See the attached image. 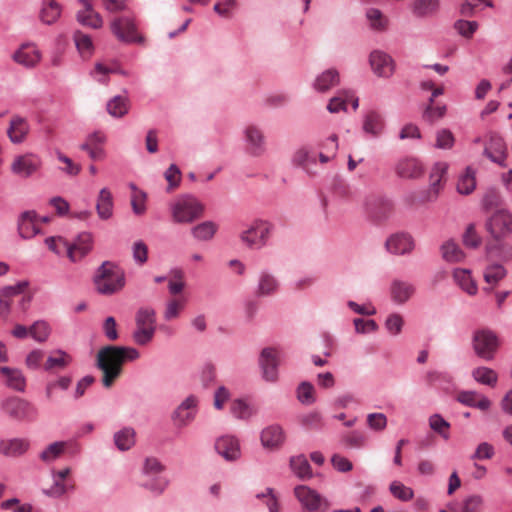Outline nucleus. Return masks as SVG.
Wrapping results in <instances>:
<instances>
[{
    "mask_svg": "<svg viewBox=\"0 0 512 512\" xmlns=\"http://www.w3.org/2000/svg\"><path fill=\"white\" fill-rule=\"evenodd\" d=\"M140 353L133 347L105 346L97 354V366L103 372L104 387H111L121 375L122 366L126 361H134Z\"/></svg>",
    "mask_w": 512,
    "mask_h": 512,
    "instance_id": "1",
    "label": "nucleus"
},
{
    "mask_svg": "<svg viewBox=\"0 0 512 512\" xmlns=\"http://www.w3.org/2000/svg\"><path fill=\"white\" fill-rule=\"evenodd\" d=\"M94 285L99 294L113 295L125 286V275L117 265L106 261L97 269Z\"/></svg>",
    "mask_w": 512,
    "mask_h": 512,
    "instance_id": "2",
    "label": "nucleus"
},
{
    "mask_svg": "<svg viewBox=\"0 0 512 512\" xmlns=\"http://www.w3.org/2000/svg\"><path fill=\"white\" fill-rule=\"evenodd\" d=\"M172 220L178 224H189L201 218L205 211L204 204L190 194L178 197L171 205Z\"/></svg>",
    "mask_w": 512,
    "mask_h": 512,
    "instance_id": "3",
    "label": "nucleus"
},
{
    "mask_svg": "<svg viewBox=\"0 0 512 512\" xmlns=\"http://www.w3.org/2000/svg\"><path fill=\"white\" fill-rule=\"evenodd\" d=\"M0 407L10 418L17 421L33 422L38 417V409L26 399L11 396L4 399Z\"/></svg>",
    "mask_w": 512,
    "mask_h": 512,
    "instance_id": "4",
    "label": "nucleus"
},
{
    "mask_svg": "<svg viewBox=\"0 0 512 512\" xmlns=\"http://www.w3.org/2000/svg\"><path fill=\"white\" fill-rule=\"evenodd\" d=\"M136 330L133 333V340L138 345H147L155 334L156 313L152 308H140L136 313Z\"/></svg>",
    "mask_w": 512,
    "mask_h": 512,
    "instance_id": "5",
    "label": "nucleus"
},
{
    "mask_svg": "<svg viewBox=\"0 0 512 512\" xmlns=\"http://www.w3.org/2000/svg\"><path fill=\"white\" fill-rule=\"evenodd\" d=\"M113 35L121 42L144 44L145 39L138 33L135 20L131 16L114 18L110 23Z\"/></svg>",
    "mask_w": 512,
    "mask_h": 512,
    "instance_id": "6",
    "label": "nucleus"
},
{
    "mask_svg": "<svg viewBox=\"0 0 512 512\" xmlns=\"http://www.w3.org/2000/svg\"><path fill=\"white\" fill-rule=\"evenodd\" d=\"M295 497L301 503L303 512H326L329 501L312 488L300 485L294 489Z\"/></svg>",
    "mask_w": 512,
    "mask_h": 512,
    "instance_id": "7",
    "label": "nucleus"
},
{
    "mask_svg": "<svg viewBox=\"0 0 512 512\" xmlns=\"http://www.w3.org/2000/svg\"><path fill=\"white\" fill-rule=\"evenodd\" d=\"M448 170L446 162H437L433 165L429 179L430 185L428 189L423 190L418 197V204H427L435 202L438 199L440 191L443 188V178Z\"/></svg>",
    "mask_w": 512,
    "mask_h": 512,
    "instance_id": "8",
    "label": "nucleus"
},
{
    "mask_svg": "<svg viewBox=\"0 0 512 512\" xmlns=\"http://www.w3.org/2000/svg\"><path fill=\"white\" fill-rule=\"evenodd\" d=\"M499 342L496 334L491 330H479L473 336V348L477 356L484 360H492Z\"/></svg>",
    "mask_w": 512,
    "mask_h": 512,
    "instance_id": "9",
    "label": "nucleus"
},
{
    "mask_svg": "<svg viewBox=\"0 0 512 512\" xmlns=\"http://www.w3.org/2000/svg\"><path fill=\"white\" fill-rule=\"evenodd\" d=\"M485 227L495 240H502L512 233V214L498 210L486 221Z\"/></svg>",
    "mask_w": 512,
    "mask_h": 512,
    "instance_id": "10",
    "label": "nucleus"
},
{
    "mask_svg": "<svg viewBox=\"0 0 512 512\" xmlns=\"http://www.w3.org/2000/svg\"><path fill=\"white\" fill-rule=\"evenodd\" d=\"M272 226L266 221H256L249 229L243 231L240 238L243 243L251 248L263 247L270 235Z\"/></svg>",
    "mask_w": 512,
    "mask_h": 512,
    "instance_id": "11",
    "label": "nucleus"
},
{
    "mask_svg": "<svg viewBox=\"0 0 512 512\" xmlns=\"http://www.w3.org/2000/svg\"><path fill=\"white\" fill-rule=\"evenodd\" d=\"M41 159L32 153L19 155L11 163V171L22 178H28L41 167Z\"/></svg>",
    "mask_w": 512,
    "mask_h": 512,
    "instance_id": "12",
    "label": "nucleus"
},
{
    "mask_svg": "<svg viewBox=\"0 0 512 512\" xmlns=\"http://www.w3.org/2000/svg\"><path fill=\"white\" fill-rule=\"evenodd\" d=\"M365 209L371 220L380 223L391 214L392 203L381 196H370L365 201Z\"/></svg>",
    "mask_w": 512,
    "mask_h": 512,
    "instance_id": "13",
    "label": "nucleus"
},
{
    "mask_svg": "<svg viewBox=\"0 0 512 512\" xmlns=\"http://www.w3.org/2000/svg\"><path fill=\"white\" fill-rule=\"evenodd\" d=\"M259 365L263 378L266 381L275 382L278 378L279 351L275 348H264L259 357Z\"/></svg>",
    "mask_w": 512,
    "mask_h": 512,
    "instance_id": "14",
    "label": "nucleus"
},
{
    "mask_svg": "<svg viewBox=\"0 0 512 512\" xmlns=\"http://www.w3.org/2000/svg\"><path fill=\"white\" fill-rule=\"evenodd\" d=\"M369 63L373 72L379 77H390L394 72V61L387 53L374 50L369 57Z\"/></svg>",
    "mask_w": 512,
    "mask_h": 512,
    "instance_id": "15",
    "label": "nucleus"
},
{
    "mask_svg": "<svg viewBox=\"0 0 512 512\" xmlns=\"http://www.w3.org/2000/svg\"><path fill=\"white\" fill-rule=\"evenodd\" d=\"M105 142V134L103 132L96 131L88 135L85 142L80 145V149L88 152L92 160L100 161L106 157V152L103 147Z\"/></svg>",
    "mask_w": 512,
    "mask_h": 512,
    "instance_id": "16",
    "label": "nucleus"
},
{
    "mask_svg": "<svg viewBox=\"0 0 512 512\" xmlns=\"http://www.w3.org/2000/svg\"><path fill=\"white\" fill-rule=\"evenodd\" d=\"M385 247L392 254L404 255L413 250L414 239L410 234L404 232L396 233L386 240Z\"/></svg>",
    "mask_w": 512,
    "mask_h": 512,
    "instance_id": "17",
    "label": "nucleus"
},
{
    "mask_svg": "<svg viewBox=\"0 0 512 512\" xmlns=\"http://www.w3.org/2000/svg\"><path fill=\"white\" fill-rule=\"evenodd\" d=\"M285 439V432L278 424L267 426L260 435L262 446L269 450H278L284 444Z\"/></svg>",
    "mask_w": 512,
    "mask_h": 512,
    "instance_id": "18",
    "label": "nucleus"
},
{
    "mask_svg": "<svg viewBox=\"0 0 512 512\" xmlns=\"http://www.w3.org/2000/svg\"><path fill=\"white\" fill-rule=\"evenodd\" d=\"M215 449L227 461H235L241 455L239 441L234 436L219 437L215 442Z\"/></svg>",
    "mask_w": 512,
    "mask_h": 512,
    "instance_id": "19",
    "label": "nucleus"
},
{
    "mask_svg": "<svg viewBox=\"0 0 512 512\" xmlns=\"http://www.w3.org/2000/svg\"><path fill=\"white\" fill-rule=\"evenodd\" d=\"M18 232L23 239H31L41 232L40 219L34 211H25L20 215Z\"/></svg>",
    "mask_w": 512,
    "mask_h": 512,
    "instance_id": "20",
    "label": "nucleus"
},
{
    "mask_svg": "<svg viewBox=\"0 0 512 512\" xmlns=\"http://www.w3.org/2000/svg\"><path fill=\"white\" fill-rule=\"evenodd\" d=\"M41 58V52L34 44H24L13 54L14 61L26 68L35 67Z\"/></svg>",
    "mask_w": 512,
    "mask_h": 512,
    "instance_id": "21",
    "label": "nucleus"
},
{
    "mask_svg": "<svg viewBox=\"0 0 512 512\" xmlns=\"http://www.w3.org/2000/svg\"><path fill=\"white\" fill-rule=\"evenodd\" d=\"M483 154L492 162L497 163L502 167L506 166L505 159L507 157V147L500 136H491L489 145L485 147Z\"/></svg>",
    "mask_w": 512,
    "mask_h": 512,
    "instance_id": "22",
    "label": "nucleus"
},
{
    "mask_svg": "<svg viewBox=\"0 0 512 512\" xmlns=\"http://www.w3.org/2000/svg\"><path fill=\"white\" fill-rule=\"evenodd\" d=\"M245 139L247 150L254 156H260L265 151V138L262 131L254 125H249L245 129Z\"/></svg>",
    "mask_w": 512,
    "mask_h": 512,
    "instance_id": "23",
    "label": "nucleus"
},
{
    "mask_svg": "<svg viewBox=\"0 0 512 512\" xmlns=\"http://www.w3.org/2000/svg\"><path fill=\"white\" fill-rule=\"evenodd\" d=\"M92 248V236L90 233H82L73 244L68 243V257L72 262H77L86 256Z\"/></svg>",
    "mask_w": 512,
    "mask_h": 512,
    "instance_id": "24",
    "label": "nucleus"
},
{
    "mask_svg": "<svg viewBox=\"0 0 512 512\" xmlns=\"http://www.w3.org/2000/svg\"><path fill=\"white\" fill-rule=\"evenodd\" d=\"M30 448L27 438H12L0 440V454L8 457H18L25 454Z\"/></svg>",
    "mask_w": 512,
    "mask_h": 512,
    "instance_id": "25",
    "label": "nucleus"
},
{
    "mask_svg": "<svg viewBox=\"0 0 512 512\" xmlns=\"http://www.w3.org/2000/svg\"><path fill=\"white\" fill-rule=\"evenodd\" d=\"M197 398L194 396L187 397L175 410L174 420L180 426L189 424L195 417Z\"/></svg>",
    "mask_w": 512,
    "mask_h": 512,
    "instance_id": "26",
    "label": "nucleus"
},
{
    "mask_svg": "<svg viewBox=\"0 0 512 512\" xmlns=\"http://www.w3.org/2000/svg\"><path fill=\"white\" fill-rule=\"evenodd\" d=\"M82 9L77 13L78 21L94 29L100 28L103 24L102 17L97 13L88 0H80Z\"/></svg>",
    "mask_w": 512,
    "mask_h": 512,
    "instance_id": "27",
    "label": "nucleus"
},
{
    "mask_svg": "<svg viewBox=\"0 0 512 512\" xmlns=\"http://www.w3.org/2000/svg\"><path fill=\"white\" fill-rule=\"evenodd\" d=\"M0 373L4 378L6 386L19 392H23L25 390L26 379L21 370L2 366L0 367Z\"/></svg>",
    "mask_w": 512,
    "mask_h": 512,
    "instance_id": "28",
    "label": "nucleus"
},
{
    "mask_svg": "<svg viewBox=\"0 0 512 512\" xmlns=\"http://www.w3.org/2000/svg\"><path fill=\"white\" fill-rule=\"evenodd\" d=\"M28 286V282H19L14 286H8L0 292V314H8L12 298L20 295Z\"/></svg>",
    "mask_w": 512,
    "mask_h": 512,
    "instance_id": "29",
    "label": "nucleus"
},
{
    "mask_svg": "<svg viewBox=\"0 0 512 512\" xmlns=\"http://www.w3.org/2000/svg\"><path fill=\"white\" fill-rule=\"evenodd\" d=\"M96 211L100 219L108 220L113 215V197L108 188H102L98 194Z\"/></svg>",
    "mask_w": 512,
    "mask_h": 512,
    "instance_id": "30",
    "label": "nucleus"
},
{
    "mask_svg": "<svg viewBox=\"0 0 512 512\" xmlns=\"http://www.w3.org/2000/svg\"><path fill=\"white\" fill-rule=\"evenodd\" d=\"M29 132V125L26 119L20 116H14L10 121V126L7 131L10 140L13 143H21L26 138Z\"/></svg>",
    "mask_w": 512,
    "mask_h": 512,
    "instance_id": "31",
    "label": "nucleus"
},
{
    "mask_svg": "<svg viewBox=\"0 0 512 512\" xmlns=\"http://www.w3.org/2000/svg\"><path fill=\"white\" fill-rule=\"evenodd\" d=\"M396 175L403 180H410L416 174V158L413 156L401 157L395 165Z\"/></svg>",
    "mask_w": 512,
    "mask_h": 512,
    "instance_id": "32",
    "label": "nucleus"
},
{
    "mask_svg": "<svg viewBox=\"0 0 512 512\" xmlns=\"http://www.w3.org/2000/svg\"><path fill=\"white\" fill-rule=\"evenodd\" d=\"M61 7L55 0H43L40 19L44 24L55 23L61 15Z\"/></svg>",
    "mask_w": 512,
    "mask_h": 512,
    "instance_id": "33",
    "label": "nucleus"
},
{
    "mask_svg": "<svg viewBox=\"0 0 512 512\" xmlns=\"http://www.w3.org/2000/svg\"><path fill=\"white\" fill-rule=\"evenodd\" d=\"M384 125L382 116L375 111L368 112L363 121L364 131L375 137L379 136L383 132Z\"/></svg>",
    "mask_w": 512,
    "mask_h": 512,
    "instance_id": "34",
    "label": "nucleus"
},
{
    "mask_svg": "<svg viewBox=\"0 0 512 512\" xmlns=\"http://www.w3.org/2000/svg\"><path fill=\"white\" fill-rule=\"evenodd\" d=\"M476 188V172L471 167H467L465 172L459 176L457 182V191L462 195L471 194Z\"/></svg>",
    "mask_w": 512,
    "mask_h": 512,
    "instance_id": "35",
    "label": "nucleus"
},
{
    "mask_svg": "<svg viewBox=\"0 0 512 512\" xmlns=\"http://www.w3.org/2000/svg\"><path fill=\"white\" fill-rule=\"evenodd\" d=\"M441 254L449 263L461 262L465 257L464 252L454 240H447L441 245Z\"/></svg>",
    "mask_w": 512,
    "mask_h": 512,
    "instance_id": "36",
    "label": "nucleus"
},
{
    "mask_svg": "<svg viewBox=\"0 0 512 512\" xmlns=\"http://www.w3.org/2000/svg\"><path fill=\"white\" fill-rule=\"evenodd\" d=\"M278 286V281L272 274L262 272L259 276L256 294L258 296H270L277 291Z\"/></svg>",
    "mask_w": 512,
    "mask_h": 512,
    "instance_id": "37",
    "label": "nucleus"
},
{
    "mask_svg": "<svg viewBox=\"0 0 512 512\" xmlns=\"http://www.w3.org/2000/svg\"><path fill=\"white\" fill-rule=\"evenodd\" d=\"M129 100L124 96H115L107 103V112L112 117L121 118L129 111Z\"/></svg>",
    "mask_w": 512,
    "mask_h": 512,
    "instance_id": "38",
    "label": "nucleus"
},
{
    "mask_svg": "<svg viewBox=\"0 0 512 512\" xmlns=\"http://www.w3.org/2000/svg\"><path fill=\"white\" fill-rule=\"evenodd\" d=\"M114 443L121 451L129 450L135 444V431L132 428L125 427L114 435Z\"/></svg>",
    "mask_w": 512,
    "mask_h": 512,
    "instance_id": "39",
    "label": "nucleus"
},
{
    "mask_svg": "<svg viewBox=\"0 0 512 512\" xmlns=\"http://www.w3.org/2000/svg\"><path fill=\"white\" fill-rule=\"evenodd\" d=\"M218 230V226L216 223L212 221H204L196 226H194L191 230L192 235L200 241H209L211 240Z\"/></svg>",
    "mask_w": 512,
    "mask_h": 512,
    "instance_id": "40",
    "label": "nucleus"
},
{
    "mask_svg": "<svg viewBox=\"0 0 512 512\" xmlns=\"http://www.w3.org/2000/svg\"><path fill=\"white\" fill-rule=\"evenodd\" d=\"M413 286L402 281L395 280L391 285V297L393 301L402 304L413 294Z\"/></svg>",
    "mask_w": 512,
    "mask_h": 512,
    "instance_id": "41",
    "label": "nucleus"
},
{
    "mask_svg": "<svg viewBox=\"0 0 512 512\" xmlns=\"http://www.w3.org/2000/svg\"><path fill=\"white\" fill-rule=\"evenodd\" d=\"M74 42L82 58L88 59L91 57L94 51V46L89 35L81 31H77L74 34Z\"/></svg>",
    "mask_w": 512,
    "mask_h": 512,
    "instance_id": "42",
    "label": "nucleus"
},
{
    "mask_svg": "<svg viewBox=\"0 0 512 512\" xmlns=\"http://www.w3.org/2000/svg\"><path fill=\"white\" fill-rule=\"evenodd\" d=\"M339 82L338 72L334 69H329L323 72L315 81V89L320 92H325Z\"/></svg>",
    "mask_w": 512,
    "mask_h": 512,
    "instance_id": "43",
    "label": "nucleus"
},
{
    "mask_svg": "<svg viewBox=\"0 0 512 512\" xmlns=\"http://www.w3.org/2000/svg\"><path fill=\"white\" fill-rule=\"evenodd\" d=\"M455 281L460 287L470 295H474L477 292L476 283L472 280L470 272L465 269H455L453 272Z\"/></svg>",
    "mask_w": 512,
    "mask_h": 512,
    "instance_id": "44",
    "label": "nucleus"
},
{
    "mask_svg": "<svg viewBox=\"0 0 512 512\" xmlns=\"http://www.w3.org/2000/svg\"><path fill=\"white\" fill-rule=\"evenodd\" d=\"M290 466L292 471L301 479L310 478L312 476L310 464L304 455L292 457Z\"/></svg>",
    "mask_w": 512,
    "mask_h": 512,
    "instance_id": "45",
    "label": "nucleus"
},
{
    "mask_svg": "<svg viewBox=\"0 0 512 512\" xmlns=\"http://www.w3.org/2000/svg\"><path fill=\"white\" fill-rule=\"evenodd\" d=\"M185 299L181 297H174L167 301L163 317L166 321H171L179 317L185 307Z\"/></svg>",
    "mask_w": 512,
    "mask_h": 512,
    "instance_id": "46",
    "label": "nucleus"
},
{
    "mask_svg": "<svg viewBox=\"0 0 512 512\" xmlns=\"http://www.w3.org/2000/svg\"><path fill=\"white\" fill-rule=\"evenodd\" d=\"M68 443L64 441L54 442L48 445L39 455L44 462H51L59 458L65 451Z\"/></svg>",
    "mask_w": 512,
    "mask_h": 512,
    "instance_id": "47",
    "label": "nucleus"
},
{
    "mask_svg": "<svg viewBox=\"0 0 512 512\" xmlns=\"http://www.w3.org/2000/svg\"><path fill=\"white\" fill-rule=\"evenodd\" d=\"M472 376L477 382L491 387H494L498 380L496 372L488 367H478L474 369Z\"/></svg>",
    "mask_w": 512,
    "mask_h": 512,
    "instance_id": "48",
    "label": "nucleus"
},
{
    "mask_svg": "<svg viewBox=\"0 0 512 512\" xmlns=\"http://www.w3.org/2000/svg\"><path fill=\"white\" fill-rule=\"evenodd\" d=\"M51 333L50 325L43 320H39L33 323L29 327V335L37 342H45Z\"/></svg>",
    "mask_w": 512,
    "mask_h": 512,
    "instance_id": "49",
    "label": "nucleus"
},
{
    "mask_svg": "<svg viewBox=\"0 0 512 512\" xmlns=\"http://www.w3.org/2000/svg\"><path fill=\"white\" fill-rule=\"evenodd\" d=\"M230 412L235 418L241 420H247L255 413L254 409L242 399L232 401Z\"/></svg>",
    "mask_w": 512,
    "mask_h": 512,
    "instance_id": "50",
    "label": "nucleus"
},
{
    "mask_svg": "<svg viewBox=\"0 0 512 512\" xmlns=\"http://www.w3.org/2000/svg\"><path fill=\"white\" fill-rule=\"evenodd\" d=\"M70 361L71 358L67 353L62 350H57L48 357L44 368L47 371L53 370L55 368L63 369L70 363Z\"/></svg>",
    "mask_w": 512,
    "mask_h": 512,
    "instance_id": "51",
    "label": "nucleus"
},
{
    "mask_svg": "<svg viewBox=\"0 0 512 512\" xmlns=\"http://www.w3.org/2000/svg\"><path fill=\"white\" fill-rule=\"evenodd\" d=\"M440 9L439 0H418V18H433Z\"/></svg>",
    "mask_w": 512,
    "mask_h": 512,
    "instance_id": "52",
    "label": "nucleus"
},
{
    "mask_svg": "<svg viewBox=\"0 0 512 512\" xmlns=\"http://www.w3.org/2000/svg\"><path fill=\"white\" fill-rule=\"evenodd\" d=\"M506 275V270L502 265L493 264L488 266L484 271V280L492 289Z\"/></svg>",
    "mask_w": 512,
    "mask_h": 512,
    "instance_id": "53",
    "label": "nucleus"
},
{
    "mask_svg": "<svg viewBox=\"0 0 512 512\" xmlns=\"http://www.w3.org/2000/svg\"><path fill=\"white\" fill-rule=\"evenodd\" d=\"M447 107L443 103H436L435 105H427L424 109L422 118L423 120L434 123L435 121L444 117Z\"/></svg>",
    "mask_w": 512,
    "mask_h": 512,
    "instance_id": "54",
    "label": "nucleus"
},
{
    "mask_svg": "<svg viewBox=\"0 0 512 512\" xmlns=\"http://www.w3.org/2000/svg\"><path fill=\"white\" fill-rule=\"evenodd\" d=\"M185 287L184 274L179 269H174L169 274V292L171 295L176 296L180 294Z\"/></svg>",
    "mask_w": 512,
    "mask_h": 512,
    "instance_id": "55",
    "label": "nucleus"
},
{
    "mask_svg": "<svg viewBox=\"0 0 512 512\" xmlns=\"http://www.w3.org/2000/svg\"><path fill=\"white\" fill-rule=\"evenodd\" d=\"M366 16L372 29L384 31L387 28L388 20L380 10L371 8L367 11Z\"/></svg>",
    "mask_w": 512,
    "mask_h": 512,
    "instance_id": "56",
    "label": "nucleus"
},
{
    "mask_svg": "<svg viewBox=\"0 0 512 512\" xmlns=\"http://www.w3.org/2000/svg\"><path fill=\"white\" fill-rule=\"evenodd\" d=\"M142 485L153 493L161 494L167 488L168 480L165 477L160 476V474L157 476H148Z\"/></svg>",
    "mask_w": 512,
    "mask_h": 512,
    "instance_id": "57",
    "label": "nucleus"
},
{
    "mask_svg": "<svg viewBox=\"0 0 512 512\" xmlns=\"http://www.w3.org/2000/svg\"><path fill=\"white\" fill-rule=\"evenodd\" d=\"M53 485L45 491L48 496L60 497L65 494L69 489L74 488V484L71 480L63 481L60 478L53 475Z\"/></svg>",
    "mask_w": 512,
    "mask_h": 512,
    "instance_id": "58",
    "label": "nucleus"
},
{
    "mask_svg": "<svg viewBox=\"0 0 512 512\" xmlns=\"http://www.w3.org/2000/svg\"><path fill=\"white\" fill-rule=\"evenodd\" d=\"M110 73H119L122 75H126V73L118 68H110L102 63H96L95 68L92 72L93 77L102 84H107L108 82V75Z\"/></svg>",
    "mask_w": 512,
    "mask_h": 512,
    "instance_id": "59",
    "label": "nucleus"
},
{
    "mask_svg": "<svg viewBox=\"0 0 512 512\" xmlns=\"http://www.w3.org/2000/svg\"><path fill=\"white\" fill-rule=\"evenodd\" d=\"M430 428L441 435L445 440L449 439L448 429L450 424L439 414H434L429 418Z\"/></svg>",
    "mask_w": 512,
    "mask_h": 512,
    "instance_id": "60",
    "label": "nucleus"
},
{
    "mask_svg": "<svg viewBox=\"0 0 512 512\" xmlns=\"http://www.w3.org/2000/svg\"><path fill=\"white\" fill-rule=\"evenodd\" d=\"M71 382H72V380L70 377L63 376V377H60L56 381H51V382L47 383L46 388H45V396H46L47 401H49V402L53 401L54 390L56 388H60L62 390H67L69 388Z\"/></svg>",
    "mask_w": 512,
    "mask_h": 512,
    "instance_id": "61",
    "label": "nucleus"
},
{
    "mask_svg": "<svg viewBox=\"0 0 512 512\" xmlns=\"http://www.w3.org/2000/svg\"><path fill=\"white\" fill-rule=\"evenodd\" d=\"M390 492L392 495L402 501H407L413 498L414 492L411 488L406 487L398 481H394L390 485Z\"/></svg>",
    "mask_w": 512,
    "mask_h": 512,
    "instance_id": "62",
    "label": "nucleus"
},
{
    "mask_svg": "<svg viewBox=\"0 0 512 512\" xmlns=\"http://www.w3.org/2000/svg\"><path fill=\"white\" fill-rule=\"evenodd\" d=\"M348 102V91H342L335 97L330 99L327 109L330 113H338L341 110H346Z\"/></svg>",
    "mask_w": 512,
    "mask_h": 512,
    "instance_id": "63",
    "label": "nucleus"
},
{
    "mask_svg": "<svg viewBox=\"0 0 512 512\" xmlns=\"http://www.w3.org/2000/svg\"><path fill=\"white\" fill-rule=\"evenodd\" d=\"M403 325L404 320L398 313L390 314L385 321V327L392 335H398L401 332Z\"/></svg>",
    "mask_w": 512,
    "mask_h": 512,
    "instance_id": "64",
    "label": "nucleus"
}]
</instances>
